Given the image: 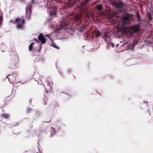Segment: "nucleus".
Segmentation results:
<instances>
[{
	"label": "nucleus",
	"instance_id": "nucleus-10",
	"mask_svg": "<svg viewBox=\"0 0 153 153\" xmlns=\"http://www.w3.org/2000/svg\"><path fill=\"white\" fill-rule=\"evenodd\" d=\"M17 62V59L15 60L14 59V60L12 59L10 61V68H12V66H15V65H16Z\"/></svg>",
	"mask_w": 153,
	"mask_h": 153
},
{
	"label": "nucleus",
	"instance_id": "nucleus-18",
	"mask_svg": "<svg viewBox=\"0 0 153 153\" xmlns=\"http://www.w3.org/2000/svg\"><path fill=\"white\" fill-rule=\"evenodd\" d=\"M33 43H32L30 45L29 47V49L30 51H31L32 50V49L33 48Z\"/></svg>",
	"mask_w": 153,
	"mask_h": 153
},
{
	"label": "nucleus",
	"instance_id": "nucleus-19",
	"mask_svg": "<svg viewBox=\"0 0 153 153\" xmlns=\"http://www.w3.org/2000/svg\"><path fill=\"white\" fill-rule=\"evenodd\" d=\"M148 17L149 18V19L148 20V22H151V21L152 19V17L151 14L150 13V14H149V15L148 16Z\"/></svg>",
	"mask_w": 153,
	"mask_h": 153
},
{
	"label": "nucleus",
	"instance_id": "nucleus-32",
	"mask_svg": "<svg viewBox=\"0 0 153 153\" xmlns=\"http://www.w3.org/2000/svg\"><path fill=\"white\" fill-rule=\"evenodd\" d=\"M38 153V152H37V153Z\"/></svg>",
	"mask_w": 153,
	"mask_h": 153
},
{
	"label": "nucleus",
	"instance_id": "nucleus-1",
	"mask_svg": "<svg viewBox=\"0 0 153 153\" xmlns=\"http://www.w3.org/2000/svg\"><path fill=\"white\" fill-rule=\"evenodd\" d=\"M121 22L123 25H125L129 24L131 21V16L128 14L125 15V16L122 17Z\"/></svg>",
	"mask_w": 153,
	"mask_h": 153
},
{
	"label": "nucleus",
	"instance_id": "nucleus-28",
	"mask_svg": "<svg viewBox=\"0 0 153 153\" xmlns=\"http://www.w3.org/2000/svg\"><path fill=\"white\" fill-rule=\"evenodd\" d=\"M87 16L88 18V19H89V18H90L89 16V15L88 14H87Z\"/></svg>",
	"mask_w": 153,
	"mask_h": 153
},
{
	"label": "nucleus",
	"instance_id": "nucleus-5",
	"mask_svg": "<svg viewBox=\"0 0 153 153\" xmlns=\"http://www.w3.org/2000/svg\"><path fill=\"white\" fill-rule=\"evenodd\" d=\"M39 40L41 41L42 44H44L46 42V40L44 38V35L42 33H40L38 36Z\"/></svg>",
	"mask_w": 153,
	"mask_h": 153
},
{
	"label": "nucleus",
	"instance_id": "nucleus-13",
	"mask_svg": "<svg viewBox=\"0 0 153 153\" xmlns=\"http://www.w3.org/2000/svg\"><path fill=\"white\" fill-rule=\"evenodd\" d=\"M95 33V36L97 38H98L101 34V33L100 31L98 30H96Z\"/></svg>",
	"mask_w": 153,
	"mask_h": 153
},
{
	"label": "nucleus",
	"instance_id": "nucleus-24",
	"mask_svg": "<svg viewBox=\"0 0 153 153\" xmlns=\"http://www.w3.org/2000/svg\"><path fill=\"white\" fill-rule=\"evenodd\" d=\"M137 43H138V42H137V41H134L133 42V43L132 44L133 45V46H135V45H136V44H137Z\"/></svg>",
	"mask_w": 153,
	"mask_h": 153
},
{
	"label": "nucleus",
	"instance_id": "nucleus-29",
	"mask_svg": "<svg viewBox=\"0 0 153 153\" xmlns=\"http://www.w3.org/2000/svg\"><path fill=\"white\" fill-rule=\"evenodd\" d=\"M10 22H12V23H14V22H12V21H11Z\"/></svg>",
	"mask_w": 153,
	"mask_h": 153
},
{
	"label": "nucleus",
	"instance_id": "nucleus-31",
	"mask_svg": "<svg viewBox=\"0 0 153 153\" xmlns=\"http://www.w3.org/2000/svg\"><path fill=\"white\" fill-rule=\"evenodd\" d=\"M45 105H46V102H45Z\"/></svg>",
	"mask_w": 153,
	"mask_h": 153
},
{
	"label": "nucleus",
	"instance_id": "nucleus-2",
	"mask_svg": "<svg viewBox=\"0 0 153 153\" xmlns=\"http://www.w3.org/2000/svg\"><path fill=\"white\" fill-rule=\"evenodd\" d=\"M141 25L138 24L136 25L131 26L130 29L132 30L134 33H137L139 32L140 30Z\"/></svg>",
	"mask_w": 153,
	"mask_h": 153
},
{
	"label": "nucleus",
	"instance_id": "nucleus-9",
	"mask_svg": "<svg viewBox=\"0 0 153 153\" xmlns=\"http://www.w3.org/2000/svg\"><path fill=\"white\" fill-rule=\"evenodd\" d=\"M1 116L3 117L4 119H8L10 118V115L8 114L2 113Z\"/></svg>",
	"mask_w": 153,
	"mask_h": 153
},
{
	"label": "nucleus",
	"instance_id": "nucleus-30",
	"mask_svg": "<svg viewBox=\"0 0 153 153\" xmlns=\"http://www.w3.org/2000/svg\"><path fill=\"white\" fill-rule=\"evenodd\" d=\"M68 5L69 6V7H71V5H69L68 4Z\"/></svg>",
	"mask_w": 153,
	"mask_h": 153
},
{
	"label": "nucleus",
	"instance_id": "nucleus-4",
	"mask_svg": "<svg viewBox=\"0 0 153 153\" xmlns=\"http://www.w3.org/2000/svg\"><path fill=\"white\" fill-rule=\"evenodd\" d=\"M25 20H21L20 22L17 23L16 25V28L20 29H22L23 28L24 25Z\"/></svg>",
	"mask_w": 153,
	"mask_h": 153
},
{
	"label": "nucleus",
	"instance_id": "nucleus-23",
	"mask_svg": "<svg viewBox=\"0 0 153 153\" xmlns=\"http://www.w3.org/2000/svg\"><path fill=\"white\" fill-rule=\"evenodd\" d=\"M137 18L139 19V21H141L140 15L139 13H138L137 14Z\"/></svg>",
	"mask_w": 153,
	"mask_h": 153
},
{
	"label": "nucleus",
	"instance_id": "nucleus-20",
	"mask_svg": "<svg viewBox=\"0 0 153 153\" xmlns=\"http://www.w3.org/2000/svg\"><path fill=\"white\" fill-rule=\"evenodd\" d=\"M2 17L0 15V27L2 26Z\"/></svg>",
	"mask_w": 153,
	"mask_h": 153
},
{
	"label": "nucleus",
	"instance_id": "nucleus-15",
	"mask_svg": "<svg viewBox=\"0 0 153 153\" xmlns=\"http://www.w3.org/2000/svg\"><path fill=\"white\" fill-rule=\"evenodd\" d=\"M96 7L97 9L99 10H101L103 9V8L102 6V5H97L96 6Z\"/></svg>",
	"mask_w": 153,
	"mask_h": 153
},
{
	"label": "nucleus",
	"instance_id": "nucleus-14",
	"mask_svg": "<svg viewBox=\"0 0 153 153\" xmlns=\"http://www.w3.org/2000/svg\"><path fill=\"white\" fill-rule=\"evenodd\" d=\"M108 48L110 47L111 46L112 48H114V44L113 43L111 42V41L109 42H108L107 43Z\"/></svg>",
	"mask_w": 153,
	"mask_h": 153
},
{
	"label": "nucleus",
	"instance_id": "nucleus-27",
	"mask_svg": "<svg viewBox=\"0 0 153 153\" xmlns=\"http://www.w3.org/2000/svg\"><path fill=\"white\" fill-rule=\"evenodd\" d=\"M148 112H149V114L151 115V112H150V111L149 110V109L148 110Z\"/></svg>",
	"mask_w": 153,
	"mask_h": 153
},
{
	"label": "nucleus",
	"instance_id": "nucleus-22",
	"mask_svg": "<svg viewBox=\"0 0 153 153\" xmlns=\"http://www.w3.org/2000/svg\"><path fill=\"white\" fill-rule=\"evenodd\" d=\"M32 110V109L30 108H27V110L26 111V113L27 114L29 113L30 111Z\"/></svg>",
	"mask_w": 153,
	"mask_h": 153
},
{
	"label": "nucleus",
	"instance_id": "nucleus-16",
	"mask_svg": "<svg viewBox=\"0 0 153 153\" xmlns=\"http://www.w3.org/2000/svg\"><path fill=\"white\" fill-rule=\"evenodd\" d=\"M85 26L83 25L81 26L79 29L78 30L80 32H82L83 31V30L85 29Z\"/></svg>",
	"mask_w": 153,
	"mask_h": 153
},
{
	"label": "nucleus",
	"instance_id": "nucleus-26",
	"mask_svg": "<svg viewBox=\"0 0 153 153\" xmlns=\"http://www.w3.org/2000/svg\"><path fill=\"white\" fill-rule=\"evenodd\" d=\"M53 46L55 48H56V49H58L59 48L58 47H57L56 46V44L55 45H54V44H53Z\"/></svg>",
	"mask_w": 153,
	"mask_h": 153
},
{
	"label": "nucleus",
	"instance_id": "nucleus-21",
	"mask_svg": "<svg viewBox=\"0 0 153 153\" xmlns=\"http://www.w3.org/2000/svg\"><path fill=\"white\" fill-rule=\"evenodd\" d=\"M20 18L19 17H17L16 19L15 20V22L16 23H17V22H19L20 21Z\"/></svg>",
	"mask_w": 153,
	"mask_h": 153
},
{
	"label": "nucleus",
	"instance_id": "nucleus-7",
	"mask_svg": "<svg viewBox=\"0 0 153 153\" xmlns=\"http://www.w3.org/2000/svg\"><path fill=\"white\" fill-rule=\"evenodd\" d=\"M51 10L50 13L51 16H55L56 15V12H57V9L56 7H55L53 9H52V8H51Z\"/></svg>",
	"mask_w": 153,
	"mask_h": 153
},
{
	"label": "nucleus",
	"instance_id": "nucleus-6",
	"mask_svg": "<svg viewBox=\"0 0 153 153\" xmlns=\"http://www.w3.org/2000/svg\"><path fill=\"white\" fill-rule=\"evenodd\" d=\"M90 0H85L84 1L81 3V4L78 6V7L80 9L83 8L84 6H85L86 5L88 4V2Z\"/></svg>",
	"mask_w": 153,
	"mask_h": 153
},
{
	"label": "nucleus",
	"instance_id": "nucleus-8",
	"mask_svg": "<svg viewBox=\"0 0 153 153\" xmlns=\"http://www.w3.org/2000/svg\"><path fill=\"white\" fill-rule=\"evenodd\" d=\"M125 6V4L123 2H120L116 4V7L119 8H121Z\"/></svg>",
	"mask_w": 153,
	"mask_h": 153
},
{
	"label": "nucleus",
	"instance_id": "nucleus-17",
	"mask_svg": "<svg viewBox=\"0 0 153 153\" xmlns=\"http://www.w3.org/2000/svg\"><path fill=\"white\" fill-rule=\"evenodd\" d=\"M108 38H109V39L110 38L109 36L107 35H105L103 37V39L106 42H107V39H108Z\"/></svg>",
	"mask_w": 153,
	"mask_h": 153
},
{
	"label": "nucleus",
	"instance_id": "nucleus-25",
	"mask_svg": "<svg viewBox=\"0 0 153 153\" xmlns=\"http://www.w3.org/2000/svg\"><path fill=\"white\" fill-rule=\"evenodd\" d=\"M113 18V14H111L109 15V19H112Z\"/></svg>",
	"mask_w": 153,
	"mask_h": 153
},
{
	"label": "nucleus",
	"instance_id": "nucleus-3",
	"mask_svg": "<svg viewBox=\"0 0 153 153\" xmlns=\"http://www.w3.org/2000/svg\"><path fill=\"white\" fill-rule=\"evenodd\" d=\"M59 106L58 103L57 102L52 103L50 106V108L51 109L55 111L57 110L59 108Z\"/></svg>",
	"mask_w": 153,
	"mask_h": 153
},
{
	"label": "nucleus",
	"instance_id": "nucleus-11",
	"mask_svg": "<svg viewBox=\"0 0 153 153\" xmlns=\"http://www.w3.org/2000/svg\"><path fill=\"white\" fill-rule=\"evenodd\" d=\"M60 26L59 27H57V29L59 30H60L62 29V28H65V27L67 26L66 24H63L62 22L60 24Z\"/></svg>",
	"mask_w": 153,
	"mask_h": 153
},
{
	"label": "nucleus",
	"instance_id": "nucleus-12",
	"mask_svg": "<svg viewBox=\"0 0 153 153\" xmlns=\"http://www.w3.org/2000/svg\"><path fill=\"white\" fill-rule=\"evenodd\" d=\"M82 16L80 15H76L75 16V19L76 21H81Z\"/></svg>",
	"mask_w": 153,
	"mask_h": 153
}]
</instances>
